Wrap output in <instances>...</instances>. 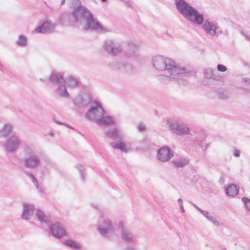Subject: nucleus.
<instances>
[{
    "instance_id": "f257e3e1",
    "label": "nucleus",
    "mask_w": 250,
    "mask_h": 250,
    "mask_svg": "<svg viewBox=\"0 0 250 250\" xmlns=\"http://www.w3.org/2000/svg\"><path fill=\"white\" fill-rule=\"evenodd\" d=\"M59 22L62 25L72 24L75 22H85L83 26L85 30H93L99 33H106L109 30L105 28L93 14L84 6L79 4L73 6L72 12H64L60 15Z\"/></svg>"
},
{
    "instance_id": "f03ea898",
    "label": "nucleus",
    "mask_w": 250,
    "mask_h": 250,
    "mask_svg": "<svg viewBox=\"0 0 250 250\" xmlns=\"http://www.w3.org/2000/svg\"><path fill=\"white\" fill-rule=\"evenodd\" d=\"M178 12L188 21L193 23L202 24L205 32L211 37L215 36L217 24L208 20H204V15L184 0H179L176 3Z\"/></svg>"
},
{
    "instance_id": "7ed1b4c3",
    "label": "nucleus",
    "mask_w": 250,
    "mask_h": 250,
    "mask_svg": "<svg viewBox=\"0 0 250 250\" xmlns=\"http://www.w3.org/2000/svg\"><path fill=\"white\" fill-rule=\"evenodd\" d=\"M151 63L153 67L159 71H167L169 74L173 75H174V71H178V66L173 60L161 55L153 57Z\"/></svg>"
},
{
    "instance_id": "20e7f679",
    "label": "nucleus",
    "mask_w": 250,
    "mask_h": 250,
    "mask_svg": "<svg viewBox=\"0 0 250 250\" xmlns=\"http://www.w3.org/2000/svg\"><path fill=\"white\" fill-rule=\"evenodd\" d=\"M192 73L190 71H187L185 67L178 66V71H173V75L169 74L170 76L164 75H158L156 76L158 80L162 83L168 84L172 81H176L177 83L180 85H186L188 84V80L186 79Z\"/></svg>"
},
{
    "instance_id": "39448f33",
    "label": "nucleus",
    "mask_w": 250,
    "mask_h": 250,
    "mask_svg": "<svg viewBox=\"0 0 250 250\" xmlns=\"http://www.w3.org/2000/svg\"><path fill=\"white\" fill-rule=\"evenodd\" d=\"M167 124L171 131L178 135H187L189 132V127L177 119H168L167 120Z\"/></svg>"
},
{
    "instance_id": "423d86ee",
    "label": "nucleus",
    "mask_w": 250,
    "mask_h": 250,
    "mask_svg": "<svg viewBox=\"0 0 250 250\" xmlns=\"http://www.w3.org/2000/svg\"><path fill=\"white\" fill-rule=\"evenodd\" d=\"M104 114V110L101 104L94 101L91 104L90 108L86 112L85 117L89 120L95 122L97 123L98 120L102 117Z\"/></svg>"
},
{
    "instance_id": "0eeeda50",
    "label": "nucleus",
    "mask_w": 250,
    "mask_h": 250,
    "mask_svg": "<svg viewBox=\"0 0 250 250\" xmlns=\"http://www.w3.org/2000/svg\"><path fill=\"white\" fill-rule=\"evenodd\" d=\"M97 229L101 235L106 238L110 237L115 233L114 227L108 219H104L99 224Z\"/></svg>"
},
{
    "instance_id": "6e6552de",
    "label": "nucleus",
    "mask_w": 250,
    "mask_h": 250,
    "mask_svg": "<svg viewBox=\"0 0 250 250\" xmlns=\"http://www.w3.org/2000/svg\"><path fill=\"white\" fill-rule=\"evenodd\" d=\"M21 143L20 138L16 134H12L7 138L4 146L7 153H12L19 149Z\"/></svg>"
},
{
    "instance_id": "1a4fd4ad",
    "label": "nucleus",
    "mask_w": 250,
    "mask_h": 250,
    "mask_svg": "<svg viewBox=\"0 0 250 250\" xmlns=\"http://www.w3.org/2000/svg\"><path fill=\"white\" fill-rule=\"evenodd\" d=\"M92 99V95L90 92L86 90H84L81 91L79 96L74 99L73 103L77 107H84L90 103Z\"/></svg>"
},
{
    "instance_id": "9d476101",
    "label": "nucleus",
    "mask_w": 250,
    "mask_h": 250,
    "mask_svg": "<svg viewBox=\"0 0 250 250\" xmlns=\"http://www.w3.org/2000/svg\"><path fill=\"white\" fill-rule=\"evenodd\" d=\"M104 48L108 53L113 56L117 55L123 50L120 43L111 40H108L104 42Z\"/></svg>"
},
{
    "instance_id": "9b49d317",
    "label": "nucleus",
    "mask_w": 250,
    "mask_h": 250,
    "mask_svg": "<svg viewBox=\"0 0 250 250\" xmlns=\"http://www.w3.org/2000/svg\"><path fill=\"white\" fill-rule=\"evenodd\" d=\"M173 156V152L168 146H164L157 150V159L162 162H168Z\"/></svg>"
},
{
    "instance_id": "f8f14e48",
    "label": "nucleus",
    "mask_w": 250,
    "mask_h": 250,
    "mask_svg": "<svg viewBox=\"0 0 250 250\" xmlns=\"http://www.w3.org/2000/svg\"><path fill=\"white\" fill-rule=\"evenodd\" d=\"M49 229L53 236L61 238L66 235V231L64 227L58 222L52 224Z\"/></svg>"
},
{
    "instance_id": "ddd939ff",
    "label": "nucleus",
    "mask_w": 250,
    "mask_h": 250,
    "mask_svg": "<svg viewBox=\"0 0 250 250\" xmlns=\"http://www.w3.org/2000/svg\"><path fill=\"white\" fill-rule=\"evenodd\" d=\"M118 228L121 231V237L123 240L127 243H131L134 241V237L130 231L126 228L124 222L120 221Z\"/></svg>"
},
{
    "instance_id": "4468645a",
    "label": "nucleus",
    "mask_w": 250,
    "mask_h": 250,
    "mask_svg": "<svg viewBox=\"0 0 250 250\" xmlns=\"http://www.w3.org/2000/svg\"><path fill=\"white\" fill-rule=\"evenodd\" d=\"M139 48V45L132 42H128L124 52V57L127 59L133 58L135 56V53Z\"/></svg>"
},
{
    "instance_id": "2eb2a0df",
    "label": "nucleus",
    "mask_w": 250,
    "mask_h": 250,
    "mask_svg": "<svg viewBox=\"0 0 250 250\" xmlns=\"http://www.w3.org/2000/svg\"><path fill=\"white\" fill-rule=\"evenodd\" d=\"M24 165L25 167L32 169L36 167L40 164V160L36 155H30L25 158L23 160Z\"/></svg>"
},
{
    "instance_id": "dca6fc26",
    "label": "nucleus",
    "mask_w": 250,
    "mask_h": 250,
    "mask_svg": "<svg viewBox=\"0 0 250 250\" xmlns=\"http://www.w3.org/2000/svg\"><path fill=\"white\" fill-rule=\"evenodd\" d=\"M105 135L107 137L112 140L119 141H122L124 138V135L122 131L117 128L108 130Z\"/></svg>"
},
{
    "instance_id": "f3484780",
    "label": "nucleus",
    "mask_w": 250,
    "mask_h": 250,
    "mask_svg": "<svg viewBox=\"0 0 250 250\" xmlns=\"http://www.w3.org/2000/svg\"><path fill=\"white\" fill-rule=\"evenodd\" d=\"M55 25L48 21H44L37 27L35 31L39 33H46L50 32L53 30Z\"/></svg>"
},
{
    "instance_id": "a211bd4d",
    "label": "nucleus",
    "mask_w": 250,
    "mask_h": 250,
    "mask_svg": "<svg viewBox=\"0 0 250 250\" xmlns=\"http://www.w3.org/2000/svg\"><path fill=\"white\" fill-rule=\"evenodd\" d=\"M34 206L31 204H24L23 205V211L21 218L26 220H29L33 215Z\"/></svg>"
},
{
    "instance_id": "6ab92c4d",
    "label": "nucleus",
    "mask_w": 250,
    "mask_h": 250,
    "mask_svg": "<svg viewBox=\"0 0 250 250\" xmlns=\"http://www.w3.org/2000/svg\"><path fill=\"white\" fill-rule=\"evenodd\" d=\"M48 81L50 83L58 85L64 83L65 81L62 75L56 71L52 72L49 77Z\"/></svg>"
},
{
    "instance_id": "aec40b11",
    "label": "nucleus",
    "mask_w": 250,
    "mask_h": 250,
    "mask_svg": "<svg viewBox=\"0 0 250 250\" xmlns=\"http://www.w3.org/2000/svg\"><path fill=\"white\" fill-rule=\"evenodd\" d=\"M206 138V135L204 133L202 132L196 136V137L194 140L193 143L195 145H199L203 150L205 151L209 146V144H206V145L204 144V141Z\"/></svg>"
},
{
    "instance_id": "412c9836",
    "label": "nucleus",
    "mask_w": 250,
    "mask_h": 250,
    "mask_svg": "<svg viewBox=\"0 0 250 250\" xmlns=\"http://www.w3.org/2000/svg\"><path fill=\"white\" fill-rule=\"evenodd\" d=\"M189 159L187 157L180 156L174 158L171 162L176 168H182L187 165L189 163Z\"/></svg>"
},
{
    "instance_id": "4be33fe9",
    "label": "nucleus",
    "mask_w": 250,
    "mask_h": 250,
    "mask_svg": "<svg viewBox=\"0 0 250 250\" xmlns=\"http://www.w3.org/2000/svg\"><path fill=\"white\" fill-rule=\"evenodd\" d=\"M115 123V119L111 116H103L102 117H101L97 122V124L99 125H112Z\"/></svg>"
},
{
    "instance_id": "5701e85b",
    "label": "nucleus",
    "mask_w": 250,
    "mask_h": 250,
    "mask_svg": "<svg viewBox=\"0 0 250 250\" xmlns=\"http://www.w3.org/2000/svg\"><path fill=\"white\" fill-rule=\"evenodd\" d=\"M239 187L234 184H230L225 189L226 194L229 196H234L239 192Z\"/></svg>"
},
{
    "instance_id": "b1692460",
    "label": "nucleus",
    "mask_w": 250,
    "mask_h": 250,
    "mask_svg": "<svg viewBox=\"0 0 250 250\" xmlns=\"http://www.w3.org/2000/svg\"><path fill=\"white\" fill-rule=\"evenodd\" d=\"M13 125L11 124H5L0 129V137H6L11 133Z\"/></svg>"
},
{
    "instance_id": "393cba45",
    "label": "nucleus",
    "mask_w": 250,
    "mask_h": 250,
    "mask_svg": "<svg viewBox=\"0 0 250 250\" xmlns=\"http://www.w3.org/2000/svg\"><path fill=\"white\" fill-rule=\"evenodd\" d=\"M56 91L58 95L61 97L65 98H68L69 97V94L63 83L58 85Z\"/></svg>"
},
{
    "instance_id": "a878e982",
    "label": "nucleus",
    "mask_w": 250,
    "mask_h": 250,
    "mask_svg": "<svg viewBox=\"0 0 250 250\" xmlns=\"http://www.w3.org/2000/svg\"><path fill=\"white\" fill-rule=\"evenodd\" d=\"M36 216L42 224H47L48 221V217L44 214L43 211L40 209L37 210Z\"/></svg>"
},
{
    "instance_id": "bb28decb",
    "label": "nucleus",
    "mask_w": 250,
    "mask_h": 250,
    "mask_svg": "<svg viewBox=\"0 0 250 250\" xmlns=\"http://www.w3.org/2000/svg\"><path fill=\"white\" fill-rule=\"evenodd\" d=\"M63 244L74 250H80L81 249V246L78 243L71 239L65 240Z\"/></svg>"
},
{
    "instance_id": "cd10ccee",
    "label": "nucleus",
    "mask_w": 250,
    "mask_h": 250,
    "mask_svg": "<svg viewBox=\"0 0 250 250\" xmlns=\"http://www.w3.org/2000/svg\"><path fill=\"white\" fill-rule=\"evenodd\" d=\"M110 145L114 149H120L122 152H127L125 145L123 142H112L110 143Z\"/></svg>"
},
{
    "instance_id": "c85d7f7f",
    "label": "nucleus",
    "mask_w": 250,
    "mask_h": 250,
    "mask_svg": "<svg viewBox=\"0 0 250 250\" xmlns=\"http://www.w3.org/2000/svg\"><path fill=\"white\" fill-rule=\"evenodd\" d=\"M68 86L72 88L77 86L79 84L78 80L75 77L71 76H69L65 80Z\"/></svg>"
},
{
    "instance_id": "c756f323",
    "label": "nucleus",
    "mask_w": 250,
    "mask_h": 250,
    "mask_svg": "<svg viewBox=\"0 0 250 250\" xmlns=\"http://www.w3.org/2000/svg\"><path fill=\"white\" fill-rule=\"evenodd\" d=\"M28 41L27 38L23 35H21L19 37L18 40L17 41V44L21 47H25L27 45Z\"/></svg>"
},
{
    "instance_id": "7c9ffc66",
    "label": "nucleus",
    "mask_w": 250,
    "mask_h": 250,
    "mask_svg": "<svg viewBox=\"0 0 250 250\" xmlns=\"http://www.w3.org/2000/svg\"><path fill=\"white\" fill-rule=\"evenodd\" d=\"M123 63L118 62H114L109 64V66L113 70L122 71Z\"/></svg>"
},
{
    "instance_id": "2f4dec72",
    "label": "nucleus",
    "mask_w": 250,
    "mask_h": 250,
    "mask_svg": "<svg viewBox=\"0 0 250 250\" xmlns=\"http://www.w3.org/2000/svg\"><path fill=\"white\" fill-rule=\"evenodd\" d=\"M122 67V71L126 72L127 73H132L134 70L132 65L127 62L123 63Z\"/></svg>"
},
{
    "instance_id": "473e14b6",
    "label": "nucleus",
    "mask_w": 250,
    "mask_h": 250,
    "mask_svg": "<svg viewBox=\"0 0 250 250\" xmlns=\"http://www.w3.org/2000/svg\"><path fill=\"white\" fill-rule=\"evenodd\" d=\"M204 75L207 79L214 78L213 71L211 68H207L204 71Z\"/></svg>"
},
{
    "instance_id": "72a5a7b5",
    "label": "nucleus",
    "mask_w": 250,
    "mask_h": 250,
    "mask_svg": "<svg viewBox=\"0 0 250 250\" xmlns=\"http://www.w3.org/2000/svg\"><path fill=\"white\" fill-rule=\"evenodd\" d=\"M76 167L79 170L82 180L84 182L85 174L83 167L81 165H77Z\"/></svg>"
},
{
    "instance_id": "f704fd0d",
    "label": "nucleus",
    "mask_w": 250,
    "mask_h": 250,
    "mask_svg": "<svg viewBox=\"0 0 250 250\" xmlns=\"http://www.w3.org/2000/svg\"><path fill=\"white\" fill-rule=\"evenodd\" d=\"M207 219L208 221L211 222L216 226H219L220 225V224L216 220V217L212 215L211 214H210V215L208 216V218H207Z\"/></svg>"
},
{
    "instance_id": "c9c22d12",
    "label": "nucleus",
    "mask_w": 250,
    "mask_h": 250,
    "mask_svg": "<svg viewBox=\"0 0 250 250\" xmlns=\"http://www.w3.org/2000/svg\"><path fill=\"white\" fill-rule=\"evenodd\" d=\"M242 201L243 202L246 208L250 211V199L246 197H244L242 198Z\"/></svg>"
},
{
    "instance_id": "e433bc0d",
    "label": "nucleus",
    "mask_w": 250,
    "mask_h": 250,
    "mask_svg": "<svg viewBox=\"0 0 250 250\" xmlns=\"http://www.w3.org/2000/svg\"><path fill=\"white\" fill-rule=\"evenodd\" d=\"M24 152L26 155H32L33 153V150L32 147L29 146H26L24 148Z\"/></svg>"
},
{
    "instance_id": "4c0bfd02",
    "label": "nucleus",
    "mask_w": 250,
    "mask_h": 250,
    "mask_svg": "<svg viewBox=\"0 0 250 250\" xmlns=\"http://www.w3.org/2000/svg\"><path fill=\"white\" fill-rule=\"evenodd\" d=\"M137 130L139 132H143L146 129V126L143 123H139L137 127Z\"/></svg>"
},
{
    "instance_id": "58836bf2",
    "label": "nucleus",
    "mask_w": 250,
    "mask_h": 250,
    "mask_svg": "<svg viewBox=\"0 0 250 250\" xmlns=\"http://www.w3.org/2000/svg\"><path fill=\"white\" fill-rule=\"evenodd\" d=\"M218 96L220 99L224 100L227 99L228 98V95L225 94L224 92L219 91L218 93Z\"/></svg>"
},
{
    "instance_id": "ea45409f",
    "label": "nucleus",
    "mask_w": 250,
    "mask_h": 250,
    "mask_svg": "<svg viewBox=\"0 0 250 250\" xmlns=\"http://www.w3.org/2000/svg\"><path fill=\"white\" fill-rule=\"evenodd\" d=\"M217 68L219 71L222 72H225L227 70V67L225 65L221 64L217 65Z\"/></svg>"
},
{
    "instance_id": "a19ab883",
    "label": "nucleus",
    "mask_w": 250,
    "mask_h": 250,
    "mask_svg": "<svg viewBox=\"0 0 250 250\" xmlns=\"http://www.w3.org/2000/svg\"><path fill=\"white\" fill-rule=\"evenodd\" d=\"M24 173L27 176L29 177L32 180V181H35V179L36 178L35 177V176H34L32 172L30 171H25Z\"/></svg>"
},
{
    "instance_id": "79ce46f5",
    "label": "nucleus",
    "mask_w": 250,
    "mask_h": 250,
    "mask_svg": "<svg viewBox=\"0 0 250 250\" xmlns=\"http://www.w3.org/2000/svg\"><path fill=\"white\" fill-rule=\"evenodd\" d=\"M200 212L206 218H208L210 214L208 211L203 209L201 210Z\"/></svg>"
},
{
    "instance_id": "37998d69",
    "label": "nucleus",
    "mask_w": 250,
    "mask_h": 250,
    "mask_svg": "<svg viewBox=\"0 0 250 250\" xmlns=\"http://www.w3.org/2000/svg\"><path fill=\"white\" fill-rule=\"evenodd\" d=\"M200 212L206 218H208L210 214L208 211L203 209L201 210Z\"/></svg>"
},
{
    "instance_id": "c03bdc74",
    "label": "nucleus",
    "mask_w": 250,
    "mask_h": 250,
    "mask_svg": "<svg viewBox=\"0 0 250 250\" xmlns=\"http://www.w3.org/2000/svg\"><path fill=\"white\" fill-rule=\"evenodd\" d=\"M216 28H217V29L215 31V32H216L215 36H218L223 34V31L220 29V28H219V27L218 25H217Z\"/></svg>"
},
{
    "instance_id": "a18cd8bd",
    "label": "nucleus",
    "mask_w": 250,
    "mask_h": 250,
    "mask_svg": "<svg viewBox=\"0 0 250 250\" xmlns=\"http://www.w3.org/2000/svg\"><path fill=\"white\" fill-rule=\"evenodd\" d=\"M233 155L236 157H239L240 155V151L237 149H235L233 151Z\"/></svg>"
},
{
    "instance_id": "49530a36",
    "label": "nucleus",
    "mask_w": 250,
    "mask_h": 250,
    "mask_svg": "<svg viewBox=\"0 0 250 250\" xmlns=\"http://www.w3.org/2000/svg\"><path fill=\"white\" fill-rule=\"evenodd\" d=\"M218 182H219V184L221 185H222L224 184L225 178H224V176L223 174H222V175L221 176V177L218 181Z\"/></svg>"
},
{
    "instance_id": "de8ad7c7",
    "label": "nucleus",
    "mask_w": 250,
    "mask_h": 250,
    "mask_svg": "<svg viewBox=\"0 0 250 250\" xmlns=\"http://www.w3.org/2000/svg\"><path fill=\"white\" fill-rule=\"evenodd\" d=\"M124 2L126 6L129 7H131V4L129 0H127V1L124 0Z\"/></svg>"
},
{
    "instance_id": "09e8293b",
    "label": "nucleus",
    "mask_w": 250,
    "mask_h": 250,
    "mask_svg": "<svg viewBox=\"0 0 250 250\" xmlns=\"http://www.w3.org/2000/svg\"><path fill=\"white\" fill-rule=\"evenodd\" d=\"M243 81L245 83H246V84L250 85V79L244 78Z\"/></svg>"
},
{
    "instance_id": "8fccbe9b",
    "label": "nucleus",
    "mask_w": 250,
    "mask_h": 250,
    "mask_svg": "<svg viewBox=\"0 0 250 250\" xmlns=\"http://www.w3.org/2000/svg\"><path fill=\"white\" fill-rule=\"evenodd\" d=\"M32 182L34 183V185L35 186V187L38 188L39 189V186L38 185V182H37V179H35V181H32Z\"/></svg>"
},
{
    "instance_id": "3c124183",
    "label": "nucleus",
    "mask_w": 250,
    "mask_h": 250,
    "mask_svg": "<svg viewBox=\"0 0 250 250\" xmlns=\"http://www.w3.org/2000/svg\"><path fill=\"white\" fill-rule=\"evenodd\" d=\"M32 182L34 183V185L35 186V187L38 188L39 189V186L38 185V182H37V179H35V181H32Z\"/></svg>"
},
{
    "instance_id": "603ef678",
    "label": "nucleus",
    "mask_w": 250,
    "mask_h": 250,
    "mask_svg": "<svg viewBox=\"0 0 250 250\" xmlns=\"http://www.w3.org/2000/svg\"><path fill=\"white\" fill-rule=\"evenodd\" d=\"M125 250H137L135 248L133 247H127Z\"/></svg>"
},
{
    "instance_id": "864d4df0",
    "label": "nucleus",
    "mask_w": 250,
    "mask_h": 250,
    "mask_svg": "<svg viewBox=\"0 0 250 250\" xmlns=\"http://www.w3.org/2000/svg\"><path fill=\"white\" fill-rule=\"evenodd\" d=\"M193 207L196 208L197 209L199 212H200L201 210H202V209L200 208H199L197 206H196L195 204H192Z\"/></svg>"
},
{
    "instance_id": "5fc2aeb1",
    "label": "nucleus",
    "mask_w": 250,
    "mask_h": 250,
    "mask_svg": "<svg viewBox=\"0 0 250 250\" xmlns=\"http://www.w3.org/2000/svg\"><path fill=\"white\" fill-rule=\"evenodd\" d=\"M193 207L196 208L197 209L199 212H200L201 210H202V209L200 208H199L197 206H196L195 204H192Z\"/></svg>"
},
{
    "instance_id": "6e6d98bb",
    "label": "nucleus",
    "mask_w": 250,
    "mask_h": 250,
    "mask_svg": "<svg viewBox=\"0 0 250 250\" xmlns=\"http://www.w3.org/2000/svg\"><path fill=\"white\" fill-rule=\"evenodd\" d=\"M193 207L196 208L197 209L199 212H200L201 210H202V209L200 208H199L197 206H196L195 204H192Z\"/></svg>"
},
{
    "instance_id": "4d7b16f0",
    "label": "nucleus",
    "mask_w": 250,
    "mask_h": 250,
    "mask_svg": "<svg viewBox=\"0 0 250 250\" xmlns=\"http://www.w3.org/2000/svg\"><path fill=\"white\" fill-rule=\"evenodd\" d=\"M180 210H181V211L183 213H184V212H185V209H184V207H183V204H181V206H180Z\"/></svg>"
},
{
    "instance_id": "13d9d810",
    "label": "nucleus",
    "mask_w": 250,
    "mask_h": 250,
    "mask_svg": "<svg viewBox=\"0 0 250 250\" xmlns=\"http://www.w3.org/2000/svg\"><path fill=\"white\" fill-rule=\"evenodd\" d=\"M178 202L179 204V206H181V204H183V202H182V199L181 198H179L178 200Z\"/></svg>"
},
{
    "instance_id": "bf43d9fd",
    "label": "nucleus",
    "mask_w": 250,
    "mask_h": 250,
    "mask_svg": "<svg viewBox=\"0 0 250 250\" xmlns=\"http://www.w3.org/2000/svg\"><path fill=\"white\" fill-rule=\"evenodd\" d=\"M3 67V65L0 62V70L2 71Z\"/></svg>"
},
{
    "instance_id": "052dcab7",
    "label": "nucleus",
    "mask_w": 250,
    "mask_h": 250,
    "mask_svg": "<svg viewBox=\"0 0 250 250\" xmlns=\"http://www.w3.org/2000/svg\"><path fill=\"white\" fill-rule=\"evenodd\" d=\"M49 135L51 136H54V133L52 131H50L49 133Z\"/></svg>"
},
{
    "instance_id": "680f3d73",
    "label": "nucleus",
    "mask_w": 250,
    "mask_h": 250,
    "mask_svg": "<svg viewBox=\"0 0 250 250\" xmlns=\"http://www.w3.org/2000/svg\"><path fill=\"white\" fill-rule=\"evenodd\" d=\"M65 1V0H62V1L61 2V5H62L64 4Z\"/></svg>"
},
{
    "instance_id": "e2e57ef3",
    "label": "nucleus",
    "mask_w": 250,
    "mask_h": 250,
    "mask_svg": "<svg viewBox=\"0 0 250 250\" xmlns=\"http://www.w3.org/2000/svg\"><path fill=\"white\" fill-rule=\"evenodd\" d=\"M55 122L59 125H62V123L60 122L55 121Z\"/></svg>"
},
{
    "instance_id": "0e129e2a",
    "label": "nucleus",
    "mask_w": 250,
    "mask_h": 250,
    "mask_svg": "<svg viewBox=\"0 0 250 250\" xmlns=\"http://www.w3.org/2000/svg\"><path fill=\"white\" fill-rule=\"evenodd\" d=\"M103 2H105L107 1V0H101Z\"/></svg>"
},
{
    "instance_id": "69168bd1",
    "label": "nucleus",
    "mask_w": 250,
    "mask_h": 250,
    "mask_svg": "<svg viewBox=\"0 0 250 250\" xmlns=\"http://www.w3.org/2000/svg\"><path fill=\"white\" fill-rule=\"evenodd\" d=\"M76 1H77L78 2H79L80 3V1L79 0H75Z\"/></svg>"
},
{
    "instance_id": "338daca9",
    "label": "nucleus",
    "mask_w": 250,
    "mask_h": 250,
    "mask_svg": "<svg viewBox=\"0 0 250 250\" xmlns=\"http://www.w3.org/2000/svg\"><path fill=\"white\" fill-rule=\"evenodd\" d=\"M120 1L124 2V0H119Z\"/></svg>"
},
{
    "instance_id": "774afa93",
    "label": "nucleus",
    "mask_w": 250,
    "mask_h": 250,
    "mask_svg": "<svg viewBox=\"0 0 250 250\" xmlns=\"http://www.w3.org/2000/svg\"><path fill=\"white\" fill-rule=\"evenodd\" d=\"M223 250H227L226 248H224Z\"/></svg>"
}]
</instances>
